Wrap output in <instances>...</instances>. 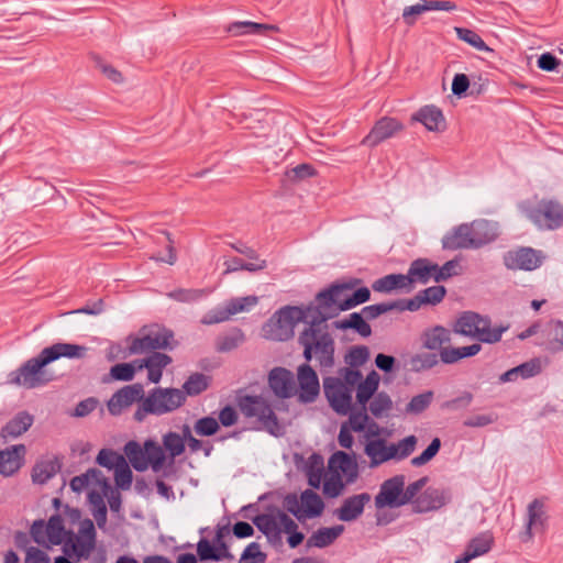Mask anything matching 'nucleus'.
<instances>
[{"label":"nucleus","instance_id":"obj_54","mask_svg":"<svg viewBox=\"0 0 563 563\" xmlns=\"http://www.w3.org/2000/svg\"><path fill=\"white\" fill-rule=\"evenodd\" d=\"M435 272L437 274L434 275V282H445L449 278L461 274L460 262L459 260L454 258L445 262L442 266L437 264Z\"/></svg>","mask_w":563,"mask_h":563},{"label":"nucleus","instance_id":"obj_51","mask_svg":"<svg viewBox=\"0 0 563 563\" xmlns=\"http://www.w3.org/2000/svg\"><path fill=\"white\" fill-rule=\"evenodd\" d=\"M151 343L153 345V352L156 350L170 347V341L174 334L166 328L155 327L150 330Z\"/></svg>","mask_w":563,"mask_h":563},{"label":"nucleus","instance_id":"obj_19","mask_svg":"<svg viewBox=\"0 0 563 563\" xmlns=\"http://www.w3.org/2000/svg\"><path fill=\"white\" fill-rule=\"evenodd\" d=\"M456 4L450 0H422L413 5L406 7L402 11V20L408 26H412L417 16L427 11H454Z\"/></svg>","mask_w":563,"mask_h":563},{"label":"nucleus","instance_id":"obj_31","mask_svg":"<svg viewBox=\"0 0 563 563\" xmlns=\"http://www.w3.org/2000/svg\"><path fill=\"white\" fill-rule=\"evenodd\" d=\"M372 288L374 291L388 294L396 289L411 290L412 287L408 274H389L376 279Z\"/></svg>","mask_w":563,"mask_h":563},{"label":"nucleus","instance_id":"obj_37","mask_svg":"<svg viewBox=\"0 0 563 563\" xmlns=\"http://www.w3.org/2000/svg\"><path fill=\"white\" fill-rule=\"evenodd\" d=\"M300 503L302 506L303 519L321 516L325 507L322 498L312 489H306L301 493Z\"/></svg>","mask_w":563,"mask_h":563},{"label":"nucleus","instance_id":"obj_56","mask_svg":"<svg viewBox=\"0 0 563 563\" xmlns=\"http://www.w3.org/2000/svg\"><path fill=\"white\" fill-rule=\"evenodd\" d=\"M432 399L433 391L431 390L413 396L407 404L406 411L415 415L421 413L430 406Z\"/></svg>","mask_w":563,"mask_h":563},{"label":"nucleus","instance_id":"obj_21","mask_svg":"<svg viewBox=\"0 0 563 563\" xmlns=\"http://www.w3.org/2000/svg\"><path fill=\"white\" fill-rule=\"evenodd\" d=\"M467 234L472 240L473 250H477L495 241L498 236L496 224L485 219H479L467 223Z\"/></svg>","mask_w":563,"mask_h":563},{"label":"nucleus","instance_id":"obj_11","mask_svg":"<svg viewBox=\"0 0 563 563\" xmlns=\"http://www.w3.org/2000/svg\"><path fill=\"white\" fill-rule=\"evenodd\" d=\"M144 388L140 383L126 385L117 390L107 402L108 411L112 416H120L124 409L136 401H143Z\"/></svg>","mask_w":563,"mask_h":563},{"label":"nucleus","instance_id":"obj_33","mask_svg":"<svg viewBox=\"0 0 563 563\" xmlns=\"http://www.w3.org/2000/svg\"><path fill=\"white\" fill-rule=\"evenodd\" d=\"M540 361L538 358H533L505 372L500 375L499 382H516L519 377L527 379L540 374Z\"/></svg>","mask_w":563,"mask_h":563},{"label":"nucleus","instance_id":"obj_18","mask_svg":"<svg viewBox=\"0 0 563 563\" xmlns=\"http://www.w3.org/2000/svg\"><path fill=\"white\" fill-rule=\"evenodd\" d=\"M268 385L274 395L282 399L296 394L294 374L285 367H275L269 372Z\"/></svg>","mask_w":563,"mask_h":563},{"label":"nucleus","instance_id":"obj_46","mask_svg":"<svg viewBox=\"0 0 563 563\" xmlns=\"http://www.w3.org/2000/svg\"><path fill=\"white\" fill-rule=\"evenodd\" d=\"M210 377L202 373L191 374L183 385V393L186 396H198L208 389Z\"/></svg>","mask_w":563,"mask_h":563},{"label":"nucleus","instance_id":"obj_5","mask_svg":"<svg viewBox=\"0 0 563 563\" xmlns=\"http://www.w3.org/2000/svg\"><path fill=\"white\" fill-rule=\"evenodd\" d=\"M185 401V394L180 389L156 387L137 407L134 419L142 422L147 415L162 416L172 412L181 407Z\"/></svg>","mask_w":563,"mask_h":563},{"label":"nucleus","instance_id":"obj_28","mask_svg":"<svg viewBox=\"0 0 563 563\" xmlns=\"http://www.w3.org/2000/svg\"><path fill=\"white\" fill-rule=\"evenodd\" d=\"M484 316L474 311H464L455 320L453 332L464 336L475 339Z\"/></svg>","mask_w":563,"mask_h":563},{"label":"nucleus","instance_id":"obj_17","mask_svg":"<svg viewBox=\"0 0 563 563\" xmlns=\"http://www.w3.org/2000/svg\"><path fill=\"white\" fill-rule=\"evenodd\" d=\"M224 528H220L214 538V543L212 544L207 539H201L197 544V553L201 561H216L219 562L221 560H233V555L229 552L228 547L223 539Z\"/></svg>","mask_w":563,"mask_h":563},{"label":"nucleus","instance_id":"obj_29","mask_svg":"<svg viewBox=\"0 0 563 563\" xmlns=\"http://www.w3.org/2000/svg\"><path fill=\"white\" fill-rule=\"evenodd\" d=\"M95 545L96 541L91 540V538L88 539L69 532V537L64 543V552L67 555L74 554L78 560L88 559Z\"/></svg>","mask_w":563,"mask_h":563},{"label":"nucleus","instance_id":"obj_34","mask_svg":"<svg viewBox=\"0 0 563 563\" xmlns=\"http://www.w3.org/2000/svg\"><path fill=\"white\" fill-rule=\"evenodd\" d=\"M344 531V526L338 525L330 528H320L307 540L308 548H325L332 544Z\"/></svg>","mask_w":563,"mask_h":563},{"label":"nucleus","instance_id":"obj_44","mask_svg":"<svg viewBox=\"0 0 563 563\" xmlns=\"http://www.w3.org/2000/svg\"><path fill=\"white\" fill-rule=\"evenodd\" d=\"M365 454L369 457V467L375 468L387 462L386 460V440H371L365 445Z\"/></svg>","mask_w":563,"mask_h":563},{"label":"nucleus","instance_id":"obj_22","mask_svg":"<svg viewBox=\"0 0 563 563\" xmlns=\"http://www.w3.org/2000/svg\"><path fill=\"white\" fill-rule=\"evenodd\" d=\"M26 448L24 444H15L0 450V474L12 476L24 463Z\"/></svg>","mask_w":563,"mask_h":563},{"label":"nucleus","instance_id":"obj_14","mask_svg":"<svg viewBox=\"0 0 563 563\" xmlns=\"http://www.w3.org/2000/svg\"><path fill=\"white\" fill-rule=\"evenodd\" d=\"M451 500V493L445 488L428 487L413 500V512L435 511Z\"/></svg>","mask_w":563,"mask_h":563},{"label":"nucleus","instance_id":"obj_40","mask_svg":"<svg viewBox=\"0 0 563 563\" xmlns=\"http://www.w3.org/2000/svg\"><path fill=\"white\" fill-rule=\"evenodd\" d=\"M481 350L482 345L479 343L462 347L452 346V349H445L441 353V362L446 365L455 364L463 358L475 356L481 352Z\"/></svg>","mask_w":563,"mask_h":563},{"label":"nucleus","instance_id":"obj_42","mask_svg":"<svg viewBox=\"0 0 563 563\" xmlns=\"http://www.w3.org/2000/svg\"><path fill=\"white\" fill-rule=\"evenodd\" d=\"M330 463H335L338 468L344 475L347 476V479L350 482H353L358 475L356 460L353 456H351L350 454H347L346 452H343V451L335 452L332 455Z\"/></svg>","mask_w":563,"mask_h":563},{"label":"nucleus","instance_id":"obj_60","mask_svg":"<svg viewBox=\"0 0 563 563\" xmlns=\"http://www.w3.org/2000/svg\"><path fill=\"white\" fill-rule=\"evenodd\" d=\"M369 357V350L365 345H355L352 346L347 354L345 355V362L351 367H358L362 366L367 362Z\"/></svg>","mask_w":563,"mask_h":563},{"label":"nucleus","instance_id":"obj_9","mask_svg":"<svg viewBox=\"0 0 563 563\" xmlns=\"http://www.w3.org/2000/svg\"><path fill=\"white\" fill-rule=\"evenodd\" d=\"M324 395L331 408L339 415L345 416L352 408V395L350 388L338 377L323 379Z\"/></svg>","mask_w":563,"mask_h":563},{"label":"nucleus","instance_id":"obj_30","mask_svg":"<svg viewBox=\"0 0 563 563\" xmlns=\"http://www.w3.org/2000/svg\"><path fill=\"white\" fill-rule=\"evenodd\" d=\"M278 31V26L273 24L256 23L252 21H236L227 26V32L233 36H241L245 34L264 35L268 32Z\"/></svg>","mask_w":563,"mask_h":563},{"label":"nucleus","instance_id":"obj_47","mask_svg":"<svg viewBox=\"0 0 563 563\" xmlns=\"http://www.w3.org/2000/svg\"><path fill=\"white\" fill-rule=\"evenodd\" d=\"M323 459L318 453H312L307 463L308 484L313 488H319L323 475Z\"/></svg>","mask_w":563,"mask_h":563},{"label":"nucleus","instance_id":"obj_12","mask_svg":"<svg viewBox=\"0 0 563 563\" xmlns=\"http://www.w3.org/2000/svg\"><path fill=\"white\" fill-rule=\"evenodd\" d=\"M297 380L299 401L313 402L320 394V383L316 371L307 362L298 366Z\"/></svg>","mask_w":563,"mask_h":563},{"label":"nucleus","instance_id":"obj_26","mask_svg":"<svg viewBox=\"0 0 563 563\" xmlns=\"http://www.w3.org/2000/svg\"><path fill=\"white\" fill-rule=\"evenodd\" d=\"M412 120L421 122L429 131H443L445 119L442 111L435 106H424L412 115Z\"/></svg>","mask_w":563,"mask_h":563},{"label":"nucleus","instance_id":"obj_2","mask_svg":"<svg viewBox=\"0 0 563 563\" xmlns=\"http://www.w3.org/2000/svg\"><path fill=\"white\" fill-rule=\"evenodd\" d=\"M330 316L311 314L308 327L300 332L298 343L302 346V356L307 363L316 358L322 371L331 369L335 364V342L324 323Z\"/></svg>","mask_w":563,"mask_h":563},{"label":"nucleus","instance_id":"obj_10","mask_svg":"<svg viewBox=\"0 0 563 563\" xmlns=\"http://www.w3.org/2000/svg\"><path fill=\"white\" fill-rule=\"evenodd\" d=\"M405 482V475H395L384 481L375 496V507L383 509L405 506V503H402Z\"/></svg>","mask_w":563,"mask_h":563},{"label":"nucleus","instance_id":"obj_45","mask_svg":"<svg viewBox=\"0 0 563 563\" xmlns=\"http://www.w3.org/2000/svg\"><path fill=\"white\" fill-rule=\"evenodd\" d=\"M66 530L60 515H53L46 522L47 541L53 545H59L65 541Z\"/></svg>","mask_w":563,"mask_h":563},{"label":"nucleus","instance_id":"obj_39","mask_svg":"<svg viewBox=\"0 0 563 563\" xmlns=\"http://www.w3.org/2000/svg\"><path fill=\"white\" fill-rule=\"evenodd\" d=\"M442 363L437 353L420 352L411 355L407 361V366L411 372L422 373L430 371Z\"/></svg>","mask_w":563,"mask_h":563},{"label":"nucleus","instance_id":"obj_24","mask_svg":"<svg viewBox=\"0 0 563 563\" xmlns=\"http://www.w3.org/2000/svg\"><path fill=\"white\" fill-rule=\"evenodd\" d=\"M437 263L431 262L428 258H417L411 262L408 268V277L410 279V285L413 284H428L431 279L434 280Z\"/></svg>","mask_w":563,"mask_h":563},{"label":"nucleus","instance_id":"obj_50","mask_svg":"<svg viewBox=\"0 0 563 563\" xmlns=\"http://www.w3.org/2000/svg\"><path fill=\"white\" fill-rule=\"evenodd\" d=\"M128 342L130 343L129 354H144V353H153V345L151 343L150 330L147 332L142 333L139 336H129Z\"/></svg>","mask_w":563,"mask_h":563},{"label":"nucleus","instance_id":"obj_25","mask_svg":"<svg viewBox=\"0 0 563 563\" xmlns=\"http://www.w3.org/2000/svg\"><path fill=\"white\" fill-rule=\"evenodd\" d=\"M467 232V223L454 227L442 238V249L450 251L473 250L472 240Z\"/></svg>","mask_w":563,"mask_h":563},{"label":"nucleus","instance_id":"obj_57","mask_svg":"<svg viewBox=\"0 0 563 563\" xmlns=\"http://www.w3.org/2000/svg\"><path fill=\"white\" fill-rule=\"evenodd\" d=\"M345 484L342 481L340 474H331L323 481V494L329 498H335L342 494Z\"/></svg>","mask_w":563,"mask_h":563},{"label":"nucleus","instance_id":"obj_52","mask_svg":"<svg viewBox=\"0 0 563 563\" xmlns=\"http://www.w3.org/2000/svg\"><path fill=\"white\" fill-rule=\"evenodd\" d=\"M454 30L460 40L468 43L476 49L482 52H492V49L486 45L483 38L475 31L466 27H455Z\"/></svg>","mask_w":563,"mask_h":563},{"label":"nucleus","instance_id":"obj_15","mask_svg":"<svg viewBox=\"0 0 563 563\" xmlns=\"http://www.w3.org/2000/svg\"><path fill=\"white\" fill-rule=\"evenodd\" d=\"M504 264L509 269L533 271L542 264L541 253L531 247L508 251L504 255Z\"/></svg>","mask_w":563,"mask_h":563},{"label":"nucleus","instance_id":"obj_36","mask_svg":"<svg viewBox=\"0 0 563 563\" xmlns=\"http://www.w3.org/2000/svg\"><path fill=\"white\" fill-rule=\"evenodd\" d=\"M332 325L339 330H355L363 338H367L372 334V328L365 321V317L362 312H353L345 319L334 321Z\"/></svg>","mask_w":563,"mask_h":563},{"label":"nucleus","instance_id":"obj_59","mask_svg":"<svg viewBox=\"0 0 563 563\" xmlns=\"http://www.w3.org/2000/svg\"><path fill=\"white\" fill-rule=\"evenodd\" d=\"M133 479L132 471L130 470L125 459L122 460L118 467L114 468V482L115 485L123 490H126L131 487Z\"/></svg>","mask_w":563,"mask_h":563},{"label":"nucleus","instance_id":"obj_55","mask_svg":"<svg viewBox=\"0 0 563 563\" xmlns=\"http://www.w3.org/2000/svg\"><path fill=\"white\" fill-rule=\"evenodd\" d=\"M163 444L165 449L170 453V459H175L176 456H179L185 451V443L184 439L180 434L176 432H168L163 438Z\"/></svg>","mask_w":563,"mask_h":563},{"label":"nucleus","instance_id":"obj_7","mask_svg":"<svg viewBox=\"0 0 563 563\" xmlns=\"http://www.w3.org/2000/svg\"><path fill=\"white\" fill-rule=\"evenodd\" d=\"M526 216L540 230H556L563 225V205L542 199L536 206L526 208Z\"/></svg>","mask_w":563,"mask_h":563},{"label":"nucleus","instance_id":"obj_63","mask_svg":"<svg viewBox=\"0 0 563 563\" xmlns=\"http://www.w3.org/2000/svg\"><path fill=\"white\" fill-rule=\"evenodd\" d=\"M266 554L257 542H251L243 551L239 563H265Z\"/></svg>","mask_w":563,"mask_h":563},{"label":"nucleus","instance_id":"obj_6","mask_svg":"<svg viewBox=\"0 0 563 563\" xmlns=\"http://www.w3.org/2000/svg\"><path fill=\"white\" fill-rule=\"evenodd\" d=\"M313 312L295 306H286L277 310L263 325L266 339L286 341L294 334V328L301 321H308Z\"/></svg>","mask_w":563,"mask_h":563},{"label":"nucleus","instance_id":"obj_62","mask_svg":"<svg viewBox=\"0 0 563 563\" xmlns=\"http://www.w3.org/2000/svg\"><path fill=\"white\" fill-rule=\"evenodd\" d=\"M441 441L439 438H434L428 448L418 456L411 459L410 463L415 467H420L429 463L440 451Z\"/></svg>","mask_w":563,"mask_h":563},{"label":"nucleus","instance_id":"obj_23","mask_svg":"<svg viewBox=\"0 0 563 563\" xmlns=\"http://www.w3.org/2000/svg\"><path fill=\"white\" fill-rule=\"evenodd\" d=\"M279 511L276 515L272 514H261L253 518L254 526L265 534L268 542L273 547H282L283 545V537L280 536L279 529Z\"/></svg>","mask_w":563,"mask_h":563},{"label":"nucleus","instance_id":"obj_16","mask_svg":"<svg viewBox=\"0 0 563 563\" xmlns=\"http://www.w3.org/2000/svg\"><path fill=\"white\" fill-rule=\"evenodd\" d=\"M372 500L368 493L355 494L343 499L341 506L334 510V516L344 522H351L358 519L365 509V506Z\"/></svg>","mask_w":563,"mask_h":563},{"label":"nucleus","instance_id":"obj_8","mask_svg":"<svg viewBox=\"0 0 563 563\" xmlns=\"http://www.w3.org/2000/svg\"><path fill=\"white\" fill-rule=\"evenodd\" d=\"M549 516L543 499L534 498L527 507L525 529L519 533L522 543L531 542L534 533L544 532L548 528Z\"/></svg>","mask_w":563,"mask_h":563},{"label":"nucleus","instance_id":"obj_64","mask_svg":"<svg viewBox=\"0 0 563 563\" xmlns=\"http://www.w3.org/2000/svg\"><path fill=\"white\" fill-rule=\"evenodd\" d=\"M552 338L548 341L545 350L552 353L563 351V321L556 320L551 332Z\"/></svg>","mask_w":563,"mask_h":563},{"label":"nucleus","instance_id":"obj_3","mask_svg":"<svg viewBox=\"0 0 563 563\" xmlns=\"http://www.w3.org/2000/svg\"><path fill=\"white\" fill-rule=\"evenodd\" d=\"M360 279L351 278L347 282L332 284L317 294V306L307 307L309 312L313 314H323L333 317L338 311L350 310L357 305L369 300L371 291L367 287H355L360 284Z\"/></svg>","mask_w":563,"mask_h":563},{"label":"nucleus","instance_id":"obj_13","mask_svg":"<svg viewBox=\"0 0 563 563\" xmlns=\"http://www.w3.org/2000/svg\"><path fill=\"white\" fill-rule=\"evenodd\" d=\"M404 129V124L396 118L383 117L377 120L369 133L362 140L361 144L371 148L376 147L382 142L394 137Z\"/></svg>","mask_w":563,"mask_h":563},{"label":"nucleus","instance_id":"obj_58","mask_svg":"<svg viewBox=\"0 0 563 563\" xmlns=\"http://www.w3.org/2000/svg\"><path fill=\"white\" fill-rule=\"evenodd\" d=\"M219 429L220 426L218 420L210 416L198 419L194 426L195 432L201 437L214 435L219 431Z\"/></svg>","mask_w":563,"mask_h":563},{"label":"nucleus","instance_id":"obj_49","mask_svg":"<svg viewBox=\"0 0 563 563\" xmlns=\"http://www.w3.org/2000/svg\"><path fill=\"white\" fill-rule=\"evenodd\" d=\"M244 341L245 335L243 331L239 328H234L228 334L218 339L217 350L220 352H229L240 346Z\"/></svg>","mask_w":563,"mask_h":563},{"label":"nucleus","instance_id":"obj_27","mask_svg":"<svg viewBox=\"0 0 563 563\" xmlns=\"http://www.w3.org/2000/svg\"><path fill=\"white\" fill-rule=\"evenodd\" d=\"M33 416L26 411L18 412L1 430L4 440L15 439L25 433L33 424Z\"/></svg>","mask_w":563,"mask_h":563},{"label":"nucleus","instance_id":"obj_48","mask_svg":"<svg viewBox=\"0 0 563 563\" xmlns=\"http://www.w3.org/2000/svg\"><path fill=\"white\" fill-rule=\"evenodd\" d=\"M146 449V462L148 463V467L152 468L154 473H159L163 470V464H165L166 455L162 446H159L154 441L145 442Z\"/></svg>","mask_w":563,"mask_h":563},{"label":"nucleus","instance_id":"obj_20","mask_svg":"<svg viewBox=\"0 0 563 563\" xmlns=\"http://www.w3.org/2000/svg\"><path fill=\"white\" fill-rule=\"evenodd\" d=\"M421 342L424 349L431 352L438 351V356L441 358V353L445 349H452V332L442 325H434L422 332Z\"/></svg>","mask_w":563,"mask_h":563},{"label":"nucleus","instance_id":"obj_43","mask_svg":"<svg viewBox=\"0 0 563 563\" xmlns=\"http://www.w3.org/2000/svg\"><path fill=\"white\" fill-rule=\"evenodd\" d=\"M59 468L60 465L56 460L36 463L32 471V481L36 484H45L59 471Z\"/></svg>","mask_w":563,"mask_h":563},{"label":"nucleus","instance_id":"obj_32","mask_svg":"<svg viewBox=\"0 0 563 563\" xmlns=\"http://www.w3.org/2000/svg\"><path fill=\"white\" fill-rule=\"evenodd\" d=\"M173 362L172 357L165 353L153 352L144 358V365L147 369V378L151 383H159L163 369Z\"/></svg>","mask_w":563,"mask_h":563},{"label":"nucleus","instance_id":"obj_41","mask_svg":"<svg viewBox=\"0 0 563 563\" xmlns=\"http://www.w3.org/2000/svg\"><path fill=\"white\" fill-rule=\"evenodd\" d=\"M124 453L135 471L144 472L148 468L146 449H143L136 441H129L124 445Z\"/></svg>","mask_w":563,"mask_h":563},{"label":"nucleus","instance_id":"obj_4","mask_svg":"<svg viewBox=\"0 0 563 563\" xmlns=\"http://www.w3.org/2000/svg\"><path fill=\"white\" fill-rule=\"evenodd\" d=\"M236 406L244 418L254 421L256 430L278 437L283 428L271 404L261 395H238Z\"/></svg>","mask_w":563,"mask_h":563},{"label":"nucleus","instance_id":"obj_53","mask_svg":"<svg viewBox=\"0 0 563 563\" xmlns=\"http://www.w3.org/2000/svg\"><path fill=\"white\" fill-rule=\"evenodd\" d=\"M393 401L389 395L384 391L377 393L369 402V411L376 418H380L385 412L390 410Z\"/></svg>","mask_w":563,"mask_h":563},{"label":"nucleus","instance_id":"obj_61","mask_svg":"<svg viewBox=\"0 0 563 563\" xmlns=\"http://www.w3.org/2000/svg\"><path fill=\"white\" fill-rule=\"evenodd\" d=\"M258 302V298L256 296H246V297H238L231 299L227 307L231 314H236L239 312L249 311L252 307L256 306Z\"/></svg>","mask_w":563,"mask_h":563},{"label":"nucleus","instance_id":"obj_35","mask_svg":"<svg viewBox=\"0 0 563 563\" xmlns=\"http://www.w3.org/2000/svg\"><path fill=\"white\" fill-rule=\"evenodd\" d=\"M509 324L492 327L489 317L484 316L475 339L482 343L495 344L501 340L503 334L508 331Z\"/></svg>","mask_w":563,"mask_h":563},{"label":"nucleus","instance_id":"obj_38","mask_svg":"<svg viewBox=\"0 0 563 563\" xmlns=\"http://www.w3.org/2000/svg\"><path fill=\"white\" fill-rule=\"evenodd\" d=\"M494 545V536L490 531H485L472 538L466 547L465 554L471 559L478 558L488 553Z\"/></svg>","mask_w":563,"mask_h":563},{"label":"nucleus","instance_id":"obj_1","mask_svg":"<svg viewBox=\"0 0 563 563\" xmlns=\"http://www.w3.org/2000/svg\"><path fill=\"white\" fill-rule=\"evenodd\" d=\"M88 347L85 345L57 342L44 347L36 356L24 362L19 368L8 374V384L34 389L47 385L53 376L45 367L60 357L80 360L86 357Z\"/></svg>","mask_w":563,"mask_h":563}]
</instances>
